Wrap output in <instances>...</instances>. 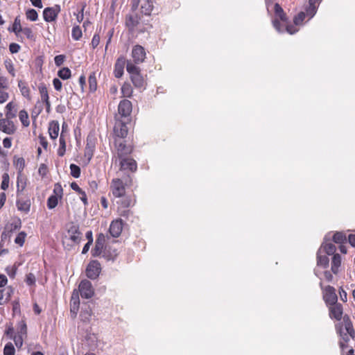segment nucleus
<instances>
[{"label": "nucleus", "instance_id": "1", "mask_svg": "<svg viewBox=\"0 0 355 355\" xmlns=\"http://www.w3.org/2000/svg\"><path fill=\"white\" fill-rule=\"evenodd\" d=\"M275 19L272 21L273 26L279 33L284 31V26H286V31L290 34L295 33L297 30L292 25L288 24V19L284 12L282 6L276 3L275 4Z\"/></svg>", "mask_w": 355, "mask_h": 355}, {"label": "nucleus", "instance_id": "2", "mask_svg": "<svg viewBox=\"0 0 355 355\" xmlns=\"http://www.w3.org/2000/svg\"><path fill=\"white\" fill-rule=\"evenodd\" d=\"M132 178L130 174L121 178H114L110 184L112 195L115 198L123 196L125 194V187L132 185Z\"/></svg>", "mask_w": 355, "mask_h": 355}, {"label": "nucleus", "instance_id": "3", "mask_svg": "<svg viewBox=\"0 0 355 355\" xmlns=\"http://www.w3.org/2000/svg\"><path fill=\"white\" fill-rule=\"evenodd\" d=\"M125 25L131 34H133L135 32L144 33L147 31V28L143 27L141 25L140 15L134 10L126 15Z\"/></svg>", "mask_w": 355, "mask_h": 355}, {"label": "nucleus", "instance_id": "4", "mask_svg": "<svg viewBox=\"0 0 355 355\" xmlns=\"http://www.w3.org/2000/svg\"><path fill=\"white\" fill-rule=\"evenodd\" d=\"M129 121L123 120L121 119H116L115 124L114 126V137L115 139H124L126 138L128 132V128L127 125L130 123Z\"/></svg>", "mask_w": 355, "mask_h": 355}, {"label": "nucleus", "instance_id": "5", "mask_svg": "<svg viewBox=\"0 0 355 355\" xmlns=\"http://www.w3.org/2000/svg\"><path fill=\"white\" fill-rule=\"evenodd\" d=\"M343 325L344 329L341 327L339 330V334L343 339V342L347 343L349 341L350 337L354 338L355 336V331L349 316L345 315L343 318Z\"/></svg>", "mask_w": 355, "mask_h": 355}, {"label": "nucleus", "instance_id": "6", "mask_svg": "<svg viewBox=\"0 0 355 355\" xmlns=\"http://www.w3.org/2000/svg\"><path fill=\"white\" fill-rule=\"evenodd\" d=\"M119 160L120 172H124L125 175L128 174V172L134 173L137 169V164L136 161L129 157H123L118 158Z\"/></svg>", "mask_w": 355, "mask_h": 355}, {"label": "nucleus", "instance_id": "7", "mask_svg": "<svg viewBox=\"0 0 355 355\" xmlns=\"http://www.w3.org/2000/svg\"><path fill=\"white\" fill-rule=\"evenodd\" d=\"M114 146L116 149L118 158L128 157L133 150V146L130 144H127L125 140L115 139Z\"/></svg>", "mask_w": 355, "mask_h": 355}, {"label": "nucleus", "instance_id": "8", "mask_svg": "<svg viewBox=\"0 0 355 355\" xmlns=\"http://www.w3.org/2000/svg\"><path fill=\"white\" fill-rule=\"evenodd\" d=\"M132 110V103L127 99L120 101L118 106V112L121 116V119L130 121V114Z\"/></svg>", "mask_w": 355, "mask_h": 355}, {"label": "nucleus", "instance_id": "9", "mask_svg": "<svg viewBox=\"0 0 355 355\" xmlns=\"http://www.w3.org/2000/svg\"><path fill=\"white\" fill-rule=\"evenodd\" d=\"M78 290L82 298L89 299L94 295L92 283L87 279H83L80 282Z\"/></svg>", "mask_w": 355, "mask_h": 355}, {"label": "nucleus", "instance_id": "10", "mask_svg": "<svg viewBox=\"0 0 355 355\" xmlns=\"http://www.w3.org/2000/svg\"><path fill=\"white\" fill-rule=\"evenodd\" d=\"M101 271V264L96 260L91 261L86 268V275L91 279H96Z\"/></svg>", "mask_w": 355, "mask_h": 355}, {"label": "nucleus", "instance_id": "11", "mask_svg": "<svg viewBox=\"0 0 355 355\" xmlns=\"http://www.w3.org/2000/svg\"><path fill=\"white\" fill-rule=\"evenodd\" d=\"M131 55L135 64H141L145 60L146 53L142 46L137 44L133 46Z\"/></svg>", "mask_w": 355, "mask_h": 355}, {"label": "nucleus", "instance_id": "12", "mask_svg": "<svg viewBox=\"0 0 355 355\" xmlns=\"http://www.w3.org/2000/svg\"><path fill=\"white\" fill-rule=\"evenodd\" d=\"M323 299L327 305L337 303L338 296L336 289L331 286H327L324 291Z\"/></svg>", "mask_w": 355, "mask_h": 355}, {"label": "nucleus", "instance_id": "13", "mask_svg": "<svg viewBox=\"0 0 355 355\" xmlns=\"http://www.w3.org/2000/svg\"><path fill=\"white\" fill-rule=\"evenodd\" d=\"M60 11V6L55 5L54 7H47L43 11V17L44 21L51 22L55 21Z\"/></svg>", "mask_w": 355, "mask_h": 355}, {"label": "nucleus", "instance_id": "14", "mask_svg": "<svg viewBox=\"0 0 355 355\" xmlns=\"http://www.w3.org/2000/svg\"><path fill=\"white\" fill-rule=\"evenodd\" d=\"M105 243V236L103 234H98L95 242V247L92 250V254L93 257H98L103 253V248Z\"/></svg>", "mask_w": 355, "mask_h": 355}, {"label": "nucleus", "instance_id": "15", "mask_svg": "<svg viewBox=\"0 0 355 355\" xmlns=\"http://www.w3.org/2000/svg\"><path fill=\"white\" fill-rule=\"evenodd\" d=\"M123 230V220L121 219H117L111 223L110 225L109 232L110 234L117 238L120 236Z\"/></svg>", "mask_w": 355, "mask_h": 355}, {"label": "nucleus", "instance_id": "16", "mask_svg": "<svg viewBox=\"0 0 355 355\" xmlns=\"http://www.w3.org/2000/svg\"><path fill=\"white\" fill-rule=\"evenodd\" d=\"M0 130L8 135H12L15 132V126L10 119H0Z\"/></svg>", "mask_w": 355, "mask_h": 355}, {"label": "nucleus", "instance_id": "17", "mask_svg": "<svg viewBox=\"0 0 355 355\" xmlns=\"http://www.w3.org/2000/svg\"><path fill=\"white\" fill-rule=\"evenodd\" d=\"M126 64V60L124 56H120L114 64V73L117 78H121L123 75V70Z\"/></svg>", "mask_w": 355, "mask_h": 355}, {"label": "nucleus", "instance_id": "18", "mask_svg": "<svg viewBox=\"0 0 355 355\" xmlns=\"http://www.w3.org/2000/svg\"><path fill=\"white\" fill-rule=\"evenodd\" d=\"M119 200L116 201L119 207L122 208H128L135 205L136 200L134 196H128L124 194L123 196L119 197Z\"/></svg>", "mask_w": 355, "mask_h": 355}, {"label": "nucleus", "instance_id": "19", "mask_svg": "<svg viewBox=\"0 0 355 355\" xmlns=\"http://www.w3.org/2000/svg\"><path fill=\"white\" fill-rule=\"evenodd\" d=\"M329 316L336 320H340L343 315V306L341 304L336 303L329 305Z\"/></svg>", "mask_w": 355, "mask_h": 355}, {"label": "nucleus", "instance_id": "20", "mask_svg": "<svg viewBox=\"0 0 355 355\" xmlns=\"http://www.w3.org/2000/svg\"><path fill=\"white\" fill-rule=\"evenodd\" d=\"M69 239L74 243H79L81 241V232L79 231V227L76 225H72L68 230Z\"/></svg>", "mask_w": 355, "mask_h": 355}, {"label": "nucleus", "instance_id": "21", "mask_svg": "<svg viewBox=\"0 0 355 355\" xmlns=\"http://www.w3.org/2000/svg\"><path fill=\"white\" fill-rule=\"evenodd\" d=\"M95 150V143L94 141L90 139L89 137H87V144L85 148V157L87 159V163L90 162L92 159Z\"/></svg>", "mask_w": 355, "mask_h": 355}, {"label": "nucleus", "instance_id": "22", "mask_svg": "<svg viewBox=\"0 0 355 355\" xmlns=\"http://www.w3.org/2000/svg\"><path fill=\"white\" fill-rule=\"evenodd\" d=\"M118 256L117 250L111 247L105 246L103 250V257L107 261H114Z\"/></svg>", "mask_w": 355, "mask_h": 355}, {"label": "nucleus", "instance_id": "23", "mask_svg": "<svg viewBox=\"0 0 355 355\" xmlns=\"http://www.w3.org/2000/svg\"><path fill=\"white\" fill-rule=\"evenodd\" d=\"M60 130V125L58 121H52L49 125V133L51 139H57Z\"/></svg>", "mask_w": 355, "mask_h": 355}, {"label": "nucleus", "instance_id": "24", "mask_svg": "<svg viewBox=\"0 0 355 355\" xmlns=\"http://www.w3.org/2000/svg\"><path fill=\"white\" fill-rule=\"evenodd\" d=\"M322 0H309V6L306 10V15L309 16V19L312 18L317 12L316 3H320Z\"/></svg>", "mask_w": 355, "mask_h": 355}, {"label": "nucleus", "instance_id": "25", "mask_svg": "<svg viewBox=\"0 0 355 355\" xmlns=\"http://www.w3.org/2000/svg\"><path fill=\"white\" fill-rule=\"evenodd\" d=\"M70 186L73 191H76L78 194L80 195V199L83 202V204L85 205H87L88 201L85 192L81 188L79 187L76 182H72Z\"/></svg>", "mask_w": 355, "mask_h": 355}, {"label": "nucleus", "instance_id": "26", "mask_svg": "<svg viewBox=\"0 0 355 355\" xmlns=\"http://www.w3.org/2000/svg\"><path fill=\"white\" fill-rule=\"evenodd\" d=\"M321 249H319L317 253V265L323 268L329 266V259L326 254H322Z\"/></svg>", "mask_w": 355, "mask_h": 355}, {"label": "nucleus", "instance_id": "27", "mask_svg": "<svg viewBox=\"0 0 355 355\" xmlns=\"http://www.w3.org/2000/svg\"><path fill=\"white\" fill-rule=\"evenodd\" d=\"M130 79L135 87L141 88L144 86V79L140 71L132 75Z\"/></svg>", "mask_w": 355, "mask_h": 355}, {"label": "nucleus", "instance_id": "28", "mask_svg": "<svg viewBox=\"0 0 355 355\" xmlns=\"http://www.w3.org/2000/svg\"><path fill=\"white\" fill-rule=\"evenodd\" d=\"M17 206L19 211L28 213L31 208V201L29 199H18L17 200Z\"/></svg>", "mask_w": 355, "mask_h": 355}, {"label": "nucleus", "instance_id": "29", "mask_svg": "<svg viewBox=\"0 0 355 355\" xmlns=\"http://www.w3.org/2000/svg\"><path fill=\"white\" fill-rule=\"evenodd\" d=\"M341 264V257L339 254H335L331 261V271L334 274H337Z\"/></svg>", "mask_w": 355, "mask_h": 355}, {"label": "nucleus", "instance_id": "30", "mask_svg": "<svg viewBox=\"0 0 355 355\" xmlns=\"http://www.w3.org/2000/svg\"><path fill=\"white\" fill-rule=\"evenodd\" d=\"M320 249L327 255H334L336 250L335 245L331 243H323Z\"/></svg>", "mask_w": 355, "mask_h": 355}, {"label": "nucleus", "instance_id": "31", "mask_svg": "<svg viewBox=\"0 0 355 355\" xmlns=\"http://www.w3.org/2000/svg\"><path fill=\"white\" fill-rule=\"evenodd\" d=\"M88 82L89 92L94 93L96 91L97 89V80L95 72L90 73L88 78Z\"/></svg>", "mask_w": 355, "mask_h": 355}, {"label": "nucleus", "instance_id": "32", "mask_svg": "<svg viewBox=\"0 0 355 355\" xmlns=\"http://www.w3.org/2000/svg\"><path fill=\"white\" fill-rule=\"evenodd\" d=\"M38 89L40 94L41 101L42 102L47 101L48 100H49L48 89L44 83H40L38 85Z\"/></svg>", "mask_w": 355, "mask_h": 355}, {"label": "nucleus", "instance_id": "33", "mask_svg": "<svg viewBox=\"0 0 355 355\" xmlns=\"http://www.w3.org/2000/svg\"><path fill=\"white\" fill-rule=\"evenodd\" d=\"M136 64H135V62L131 60L126 61V70L130 74V76L140 71V68L137 67Z\"/></svg>", "mask_w": 355, "mask_h": 355}, {"label": "nucleus", "instance_id": "34", "mask_svg": "<svg viewBox=\"0 0 355 355\" xmlns=\"http://www.w3.org/2000/svg\"><path fill=\"white\" fill-rule=\"evenodd\" d=\"M153 8V3L151 0H146L141 5V12L145 15H150Z\"/></svg>", "mask_w": 355, "mask_h": 355}, {"label": "nucleus", "instance_id": "35", "mask_svg": "<svg viewBox=\"0 0 355 355\" xmlns=\"http://www.w3.org/2000/svg\"><path fill=\"white\" fill-rule=\"evenodd\" d=\"M333 241L336 243L343 244L347 241V237L343 232H336L333 236Z\"/></svg>", "mask_w": 355, "mask_h": 355}, {"label": "nucleus", "instance_id": "36", "mask_svg": "<svg viewBox=\"0 0 355 355\" xmlns=\"http://www.w3.org/2000/svg\"><path fill=\"white\" fill-rule=\"evenodd\" d=\"M14 165L16 168L18 170L19 173H21L25 167V160L23 157H14Z\"/></svg>", "mask_w": 355, "mask_h": 355}, {"label": "nucleus", "instance_id": "37", "mask_svg": "<svg viewBox=\"0 0 355 355\" xmlns=\"http://www.w3.org/2000/svg\"><path fill=\"white\" fill-rule=\"evenodd\" d=\"M15 105L12 102H10L6 105V108L7 110V112L6 114V116L8 119H11L16 116L17 110H15L14 112L12 111Z\"/></svg>", "mask_w": 355, "mask_h": 355}, {"label": "nucleus", "instance_id": "38", "mask_svg": "<svg viewBox=\"0 0 355 355\" xmlns=\"http://www.w3.org/2000/svg\"><path fill=\"white\" fill-rule=\"evenodd\" d=\"M19 118L24 126L28 127L29 125L28 114L26 110H22L19 112Z\"/></svg>", "mask_w": 355, "mask_h": 355}, {"label": "nucleus", "instance_id": "39", "mask_svg": "<svg viewBox=\"0 0 355 355\" xmlns=\"http://www.w3.org/2000/svg\"><path fill=\"white\" fill-rule=\"evenodd\" d=\"M71 302H73V305H71V311L76 314V312L78 309L79 300L78 293L75 294V291L73 292L71 296Z\"/></svg>", "mask_w": 355, "mask_h": 355}, {"label": "nucleus", "instance_id": "40", "mask_svg": "<svg viewBox=\"0 0 355 355\" xmlns=\"http://www.w3.org/2000/svg\"><path fill=\"white\" fill-rule=\"evenodd\" d=\"M58 76L62 80H67L71 77V70L68 67H63L58 71Z\"/></svg>", "mask_w": 355, "mask_h": 355}, {"label": "nucleus", "instance_id": "41", "mask_svg": "<svg viewBox=\"0 0 355 355\" xmlns=\"http://www.w3.org/2000/svg\"><path fill=\"white\" fill-rule=\"evenodd\" d=\"M59 142H60V146L58 149V155L60 157H62V156H64V155L66 152L65 138H62V137H60Z\"/></svg>", "mask_w": 355, "mask_h": 355}, {"label": "nucleus", "instance_id": "42", "mask_svg": "<svg viewBox=\"0 0 355 355\" xmlns=\"http://www.w3.org/2000/svg\"><path fill=\"white\" fill-rule=\"evenodd\" d=\"M58 203V198L56 196H51L47 200V207L49 209L55 208Z\"/></svg>", "mask_w": 355, "mask_h": 355}, {"label": "nucleus", "instance_id": "43", "mask_svg": "<svg viewBox=\"0 0 355 355\" xmlns=\"http://www.w3.org/2000/svg\"><path fill=\"white\" fill-rule=\"evenodd\" d=\"M82 31L79 26H75L72 28L71 36L74 40H79L82 37Z\"/></svg>", "mask_w": 355, "mask_h": 355}, {"label": "nucleus", "instance_id": "44", "mask_svg": "<svg viewBox=\"0 0 355 355\" xmlns=\"http://www.w3.org/2000/svg\"><path fill=\"white\" fill-rule=\"evenodd\" d=\"M26 16L28 19L31 21H35L38 18V14L35 9H28L26 12Z\"/></svg>", "mask_w": 355, "mask_h": 355}, {"label": "nucleus", "instance_id": "45", "mask_svg": "<svg viewBox=\"0 0 355 355\" xmlns=\"http://www.w3.org/2000/svg\"><path fill=\"white\" fill-rule=\"evenodd\" d=\"M71 175L75 178H78L80 175V168L76 164H70Z\"/></svg>", "mask_w": 355, "mask_h": 355}, {"label": "nucleus", "instance_id": "46", "mask_svg": "<svg viewBox=\"0 0 355 355\" xmlns=\"http://www.w3.org/2000/svg\"><path fill=\"white\" fill-rule=\"evenodd\" d=\"M15 349L12 343H8L3 349V355H15Z\"/></svg>", "mask_w": 355, "mask_h": 355}, {"label": "nucleus", "instance_id": "47", "mask_svg": "<svg viewBox=\"0 0 355 355\" xmlns=\"http://www.w3.org/2000/svg\"><path fill=\"white\" fill-rule=\"evenodd\" d=\"M92 315V311L89 307L83 310L80 313V317L84 322L89 321Z\"/></svg>", "mask_w": 355, "mask_h": 355}, {"label": "nucleus", "instance_id": "48", "mask_svg": "<svg viewBox=\"0 0 355 355\" xmlns=\"http://www.w3.org/2000/svg\"><path fill=\"white\" fill-rule=\"evenodd\" d=\"M26 233L24 232H19L15 239V243L19 246H22L24 243Z\"/></svg>", "mask_w": 355, "mask_h": 355}, {"label": "nucleus", "instance_id": "49", "mask_svg": "<svg viewBox=\"0 0 355 355\" xmlns=\"http://www.w3.org/2000/svg\"><path fill=\"white\" fill-rule=\"evenodd\" d=\"M18 86L20 89L21 94L25 97L29 96V89L25 85V83L22 81H19L18 83Z\"/></svg>", "mask_w": 355, "mask_h": 355}, {"label": "nucleus", "instance_id": "50", "mask_svg": "<svg viewBox=\"0 0 355 355\" xmlns=\"http://www.w3.org/2000/svg\"><path fill=\"white\" fill-rule=\"evenodd\" d=\"M53 193H54L53 196H58V198H61L62 197L63 189L60 183L55 184L54 189H53Z\"/></svg>", "mask_w": 355, "mask_h": 355}, {"label": "nucleus", "instance_id": "51", "mask_svg": "<svg viewBox=\"0 0 355 355\" xmlns=\"http://www.w3.org/2000/svg\"><path fill=\"white\" fill-rule=\"evenodd\" d=\"M306 17V13L304 12H300L298 13L293 19L294 24L295 25H299L302 23Z\"/></svg>", "mask_w": 355, "mask_h": 355}, {"label": "nucleus", "instance_id": "52", "mask_svg": "<svg viewBox=\"0 0 355 355\" xmlns=\"http://www.w3.org/2000/svg\"><path fill=\"white\" fill-rule=\"evenodd\" d=\"M9 186V175L8 173H4L2 176V182L1 184V188L3 190H6Z\"/></svg>", "mask_w": 355, "mask_h": 355}, {"label": "nucleus", "instance_id": "53", "mask_svg": "<svg viewBox=\"0 0 355 355\" xmlns=\"http://www.w3.org/2000/svg\"><path fill=\"white\" fill-rule=\"evenodd\" d=\"M22 28H21V26L20 20L17 17L15 19V21H14V24H13V26L12 28V31H13L16 34H18L19 32L21 31Z\"/></svg>", "mask_w": 355, "mask_h": 355}, {"label": "nucleus", "instance_id": "54", "mask_svg": "<svg viewBox=\"0 0 355 355\" xmlns=\"http://www.w3.org/2000/svg\"><path fill=\"white\" fill-rule=\"evenodd\" d=\"M117 212L121 216L128 218L129 215L131 214V211L128 208H122L118 207Z\"/></svg>", "mask_w": 355, "mask_h": 355}, {"label": "nucleus", "instance_id": "55", "mask_svg": "<svg viewBox=\"0 0 355 355\" xmlns=\"http://www.w3.org/2000/svg\"><path fill=\"white\" fill-rule=\"evenodd\" d=\"M25 282L29 286L34 285L35 284V275L33 273H28L26 275Z\"/></svg>", "mask_w": 355, "mask_h": 355}, {"label": "nucleus", "instance_id": "56", "mask_svg": "<svg viewBox=\"0 0 355 355\" xmlns=\"http://www.w3.org/2000/svg\"><path fill=\"white\" fill-rule=\"evenodd\" d=\"M65 55H56L55 58H54V61H55V64L57 67H60L61 66L64 60H65Z\"/></svg>", "mask_w": 355, "mask_h": 355}, {"label": "nucleus", "instance_id": "57", "mask_svg": "<svg viewBox=\"0 0 355 355\" xmlns=\"http://www.w3.org/2000/svg\"><path fill=\"white\" fill-rule=\"evenodd\" d=\"M18 325H19V332L18 333L21 334H26L27 327H26V322L24 320H21L19 322Z\"/></svg>", "mask_w": 355, "mask_h": 355}, {"label": "nucleus", "instance_id": "58", "mask_svg": "<svg viewBox=\"0 0 355 355\" xmlns=\"http://www.w3.org/2000/svg\"><path fill=\"white\" fill-rule=\"evenodd\" d=\"M26 36L28 39H33L34 35H33V31L31 30V28H28V27H26V28H23L21 29V31Z\"/></svg>", "mask_w": 355, "mask_h": 355}, {"label": "nucleus", "instance_id": "59", "mask_svg": "<svg viewBox=\"0 0 355 355\" xmlns=\"http://www.w3.org/2000/svg\"><path fill=\"white\" fill-rule=\"evenodd\" d=\"M100 42V36L98 34H94L92 37L91 45L93 49H95L98 46Z\"/></svg>", "mask_w": 355, "mask_h": 355}, {"label": "nucleus", "instance_id": "60", "mask_svg": "<svg viewBox=\"0 0 355 355\" xmlns=\"http://www.w3.org/2000/svg\"><path fill=\"white\" fill-rule=\"evenodd\" d=\"M68 132H69L68 125L66 122L64 121L62 124V131H61L60 137H62V138H64L67 135Z\"/></svg>", "mask_w": 355, "mask_h": 355}, {"label": "nucleus", "instance_id": "61", "mask_svg": "<svg viewBox=\"0 0 355 355\" xmlns=\"http://www.w3.org/2000/svg\"><path fill=\"white\" fill-rule=\"evenodd\" d=\"M20 48V46L17 43H11L9 46V50L12 53H18Z\"/></svg>", "mask_w": 355, "mask_h": 355}, {"label": "nucleus", "instance_id": "62", "mask_svg": "<svg viewBox=\"0 0 355 355\" xmlns=\"http://www.w3.org/2000/svg\"><path fill=\"white\" fill-rule=\"evenodd\" d=\"M85 7H86V4L85 3L83 5L79 12L76 15V19L79 23H80L83 20V18H84L83 12H84V10H85Z\"/></svg>", "mask_w": 355, "mask_h": 355}, {"label": "nucleus", "instance_id": "63", "mask_svg": "<svg viewBox=\"0 0 355 355\" xmlns=\"http://www.w3.org/2000/svg\"><path fill=\"white\" fill-rule=\"evenodd\" d=\"M53 87L55 90H57V91L61 90L62 84V82L60 80V79L56 78H54L53 80Z\"/></svg>", "mask_w": 355, "mask_h": 355}, {"label": "nucleus", "instance_id": "64", "mask_svg": "<svg viewBox=\"0 0 355 355\" xmlns=\"http://www.w3.org/2000/svg\"><path fill=\"white\" fill-rule=\"evenodd\" d=\"M5 334H6V336H9L11 339L14 336H15L14 335V328L12 327V326L11 324L8 326L7 329L5 331Z\"/></svg>", "mask_w": 355, "mask_h": 355}]
</instances>
